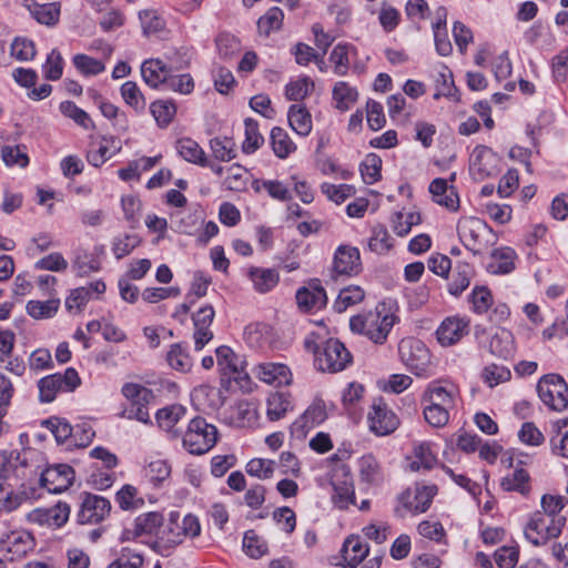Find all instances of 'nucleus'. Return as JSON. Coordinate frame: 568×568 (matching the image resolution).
I'll use <instances>...</instances> for the list:
<instances>
[{
  "mask_svg": "<svg viewBox=\"0 0 568 568\" xmlns=\"http://www.w3.org/2000/svg\"><path fill=\"white\" fill-rule=\"evenodd\" d=\"M396 320L392 308L381 303L372 312L353 316L349 327L354 333L363 334L376 344H383Z\"/></svg>",
  "mask_w": 568,
  "mask_h": 568,
  "instance_id": "1",
  "label": "nucleus"
},
{
  "mask_svg": "<svg viewBox=\"0 0 568 568\" xmlns=\"http://www.w3.org/2000/svg\"><path fill=\"white\" fill-rule=\"evenodd\" d=\"M475 337L480 346L496 357L509 359L515 356V336L505 327H481L477 325L475 327Z\"/></svg>",
  "mask_w": 568,
  "mask_h": 568,
  "instance_id": "2",
  "label": "nucleus"
},
{
  "mask_svg": "<svg viewBox=\"0 0 568 568\" xmlns=\"http://www.w3.org/2000/svg\"><path fill=\"white\" fill-rule=\"evenodd\" d=\"M217 442V429L202 417H195L187 424L182 436L183 447L192 455H203Z\"/></svg>",
  "mask_w": 568,
  "mask_h": 568,
  "instance_id": "3",
  "label": "nucleus"
},
{
  "mask_svg": "<svg viewBox=\"0 0 568 568\" xmlns=\"http://www.w3.org/2000/svg\"><path fill=\"white\" fill-rule=\"evenodd\" d=\"M565 519L549 517L541 511L534 513L524 530L527 541L536 547L545 546L561 535Z\"/></svg>",
  "mask_w": 568,
  "mask_h": 568,
  "instance_id": "4",
  "label": "nucleus"
},
{
  "mask_svg": "<svg viewBox=\"0 0 568 568\" xmlns=\"http://www.w3.org/2000/svg\"><path fill=\"white\" fill-rule=\"evenodd\" d=\"M537 393L551 410L562 412L568 407V385L558 374L544 375L537 383Z\"/></svg>",
  "mask_w": 568,
  "mask_h": 568,
  "instance_id": "5",
  "label": "nucleus"
},
{
  "mask_svg": "<svg viewBox=\"0 0 568 568\" xmlns=\"http://www.w3.org/2000/svg\"><path fill=\"white\" fill-rule=\"evenodd\" d=\"M400 359L416 376L430 375V353L426 345L415 338H406L398 346Z\"/></svg>",
  "mask_w": 568,
  "mask_h": 568,
  "instance_id": "6",
  "label": "nucleus"
},
{
  "mask_svg": "<svg viewBox=\"0 0 568 568\" xmlns=\"http://www.w3.org/2000/svg\"><path fill=\"white\" fill-rule=\"evenodd\" d=\"M200 534L201 525L196 516L187 514L180 520L179 514L172 513L161 536V542L169 546H176L180 545L184 538H195L200 536Z\"/></svg>",
  "mask_w": 568,
  "mask_h": 568,
  "instance_id": "7",
  "label": "nucleus"
},
{
  "mask_svg": "<svg viewBox=\"0 0 568 568\" xmlns=\"http://www.w3.org/2000/svg\"><path fill=\"white\" fill-rule=\"evenodd\" d=\"M501 159L490 148L477 145L469 159V173L476 181H484L499 174Z\"/></svg>",
  "mask_w": 568,
  "mask_h": 568,
  "instance_id": "8",
  "label": "nucleus"
},
{
  "mask_svg": "<svg viewBox=\"0 0 568 568\" xmlns=\"http://www.w3.org/2000/svg\"><path fill=\"white\" fill-rule=\"evenodd\" d=\"M352 362V355L343 343L337 339H328L321 353L315 357V364L322 372L337 373L347 367Z\"/></svg>",
  "mask_w": 568,
  "mask_h": 568,
  "instance_id": "9",
  "label": "nucleus"
},
{
  "mask_svg": "<svg viewBox=\"0 0 568 568\" xmlns=\"http://www.w3.org/2000/svg\"><path fill=\"white\" fill-rule=\"evenodd\" d=\"M369 429L377 436H386L394 433L399 419L396 414L382 399H375L368 413Z\"/></svg>",
  "mask_w": 568,
  "mask_h": 568,
  "instance_id": "10",
  "label": "nucleus"
},
{
  "mask_svg": "<svg viewBox=\"0 0 568 568\" xmlns=\"http://www.w3.org/2000/svg\"><path fill=\"white\" fill-rule=\"evenodd\" d=\"M252 373L260 382L275 387L288 386L293 381L290 367L283 363L262 362L253 367Z\"/></svg>",
  "mask_w": 568,
  "mask_h": 568,
  "instance_id": "11",
  "label": "nucleus"
},
{
  "mask_svg": "<svg viewBox=\"0 0 568 568\" xmlns=\"http://www.w3.org/2000/svg\"><path fill=\"white\" fill-rule=\"evenodd\" d=\"M470 321L466 316H448L436 331L437 341L442 346H452L458 343L469 332Z\"/></svg>",
  "mask_w": 568,
  "mask_h": 568,
  "instance_id": "12",
  "label": "nucleus"
},
{
  "mask_svg": "<svg viewBox=\"0 0 568 568\" xmlns=\"http://www.w3.org/2000/svg\"><path fill=\"white\" fill-rule=\"evenodd\" d=\"M437 494L435 485H418L414 489H407L399 497L403 508L413 514L426 511L433 498Z\"/></svg>",
  "mask_w": 568,
  "mask_h": 568,
  "instance_id": "13",
  "label": "nucleus"
},
{
  "mask_svg": "<svg viewBox=\"0 0 568 568\" xmlns=\"http://www.w3.org/2000/svg\"><path fill=\"white\" fill-rule=\"evenodd\" d=\"M74 480V470L65 464L48 467L41 475L40 483L49 493L59 494L67 490Z\"/></svg>",
  "mask_w": 568,
  "mask_h": 568,
  "instance_id": "14",
  "label": "nucleus"
},
{
  "mask_svg": "<svg viewBox=\"0 0 568 568\" xmlns=\"http://www.w3.org/2000/svg\"><path fill=\"white\" fill-rule=\"evenodd\" d=\"M0 545L10 560H19L34 548V539L28 531L13 530L1 538Z\"/></svg>",
  "mask_w": 568,
  "mask_h": 568,
  "instance_id": "15",
  "label": "nucleus"
},
{
  "mask_svg": "<svg viewBox=\"0 0 568 568\" xmlns=\"http://www.w3.org/2000/svg\"><path fill=\"white\" fill-rule=\"evenodd\" d=\"M110 501L101 496L87 494L84 495L78 520L80 524H98L102 521L110 513Z\"/></svg>",
  "mask_w": 568,
  "mask_h": 568,
  "instance_id": "16",
  "label": "nucleus"
},
{
  "mask_svg": "<svg viewBox=\"0 0 568 568\" xmlns=\"http://www.w3.org/2000/svg\"><path fill=\"white\" fill-rule=\"evenodd\" d=\"M362 270L361 254L357 247L339 245L333 257V272L337 275L353 276Z\"/></svg>",
  "mask_w": 568,
  "mask_h": 568,
  "instance_id": "17",
  "label": "nucleus"
},
{
  "mask_svg": "<svg viewBox=\"0 0 568 568\" xmlns=\"http://www.w3.org/2000/svg\"><path fill=\"white\" fill-rule=\"evenodd\" d=\"M215 312L213 306L205 305L193 314V339L194 349L200 352L213 339V331L211 325L213 323Z\"/></svg>",
  "mask_w": 568,
  "mask_h": 568,
  "instance_id": "18",
  "label": "nucleus"
},
{
  "mask_svg": "<svg viewBox=\"0 0 568 568\" xmlns=\"http://www.w3.org/2000/svg\"><path fill=\"white\" fill-rule=\"evenodd\" d=\"M70 506L65 503H58L50 508H38L29 514V520L49 528H60L69 519Z\"/></svg>",
  "mask_w": 568,
  "mask_h": 568,
  "instance_id": "19",
  "label": "nucleus"
},
{
  "mask_svg": "<svg viewBox=\"0 0 568 568\" xmlns=\"http://www.w3.org/2000/svg\"><path fill=\"white\" fill-rule=\"evenodd\" d=\"M487 229V224L474 216H464L457 223L458 236L464 246L475 251L480 242L481 235Z\"/></svg>",
  "mask_w": 568,
  "mask_h": 568,
  "instance_id": "20",
  "label": "nucleus"
},
{
  "mask_svg": "<svg viewBox=\"0 0 568 568\" xmlns=\"http://www.w3.org/2000/svg\"><path fill=\"white\" fill-rule=\"evenodd\" d=\"M368 552V545L359 536H349L342 548L344 568H356Z\"/></svg>",
  "mask_w": 568,
  "mask_h": 568,
  "instance_id": "21",
  "label": "nucleus"
},
{
  "mask_svg": "<svg viewBox=\"0 0 568 568\" xmlns=\"http://www.w3.org/2000/svg\"><path fill=\"white\" fill-rule=\"evenodd\" d=\"M216 363L223 375L237 378L244 369V361L231 347L220 346L215 351Z\"/></svg>",
  "mask_w": 568,
  "mask_h": 568,
  "instance_id": "22",
  "label": "nucleus"
},
{
  "mask_svg": "<svg viewBox=\"0 0 568 568\" xmlns=\"http://www.w3.org/2000/svg\"><path fill=\"white\" fill-rule=\"evenodd\" d=\"M246 276L252 283L253 288L261 294L271 292L280 281V274L274 268H263L250 266Z\"/></svg>",
  "mask_w": 568,
  "mask_h": 568,
  "instance_id": "23",
  "label": "nucleus"
},
{
  "mask_svg": "<svg viewBox=\"0 0 568 568\" xmlns=\"http://www.w3.org/2000/svg\"><path fill=\"white\" fill-rule=\"evenodd\" d=\"M422 404L452 410L455 406L454 392L439 383H430L422 396Z\"/></svg>",
  "mask_w": 568,
  "mask_h": 568,
  "instance_id": "24",
  "label": "nucleus"
},
{
  "mask_svg": "<svg viewBox=\"0 0 568 568\" xmlns=\"http://www.w3.org/2000/svg\"><path fill=\"white\" fill-rule=\"evenodd\" d=\"M407 459L409 463L408 467L413 471L432 469L437 462L429 442L414 443L412 454Z\"/></svg>",
  "mask_w": 568,
  "mask_h": 568,
  "instance_id": "25",
  "label": "nucleus"
},
{
  "mask_svg": "<svg viewBox=\"0 0 568 568\" xmlns=\"http://www.w3.org/2000/svg\"><path fill=\"white\" fill-rule=\"evenodd\" d=\"M429 192L433 201L450 211L459 206V197L454 186L448 185L445 179H435L429 184Z\"/></svg>",
  "mask_w": 568,
  "mask_h": 568,
  "instance_id": "26",
  "label": "nucleus"
},
{
  "mask_svg": "<svg viewBox=\"0 0 568 568\" xmlns=\"http://www.w3.org/2000/svg\"><path fill=\"white\" fill-rule=\"evenodd\" d=\"M171 465L166 459L150 457L142 468V476L153 487H160L171 476Z\"/></svg>",
  "mask_w": 568,
  "mask_h": 568,
  "instance_id": "27",
  "label": "nucleus"
},
{
  "mask_svg": "<svg viewBox=\"0 0 568 568\" xmlns=\"http://www.w3.org/2000/svg\"><path fill=\"white\" fill-rule=\"evenodd\" d=\"M141 74L148 85L158 88L160 84L168 82L171 70L160 59H149L142 63Z\"/></svg>",
  "mask_w": 568,
  "mask_h": 568,
  "instance_id": "28",
  "label": "nucleus"
},
{
  "mask_svg": "<svg viewBox=\"0 0 568 568\" xmlns=\"http://www.w3.org/2000/svg\"><path fill=\"white\" fill-rule=\"evenodd\" d=\"M121 146L113 138H102L88 152L87 159L95 168L104 164L114 154L120 152Z\"/></svg>",
  "mask_w": 568,
  "mask_h": 568,
  "instance_id": "29",
  "label": "nucleus"
},
{
  "mask_svg": "<svg viewBox=\"0 0 568 568\" xmlns=\"http://www.w3.org/2000/svg\"><path fill=\"white\" fill-rule=\"evenodd\" d=\"M517 254L510 247H499L491 252L488 271L491 274H508L515 270Z\"/></svg>",
  "mask_w": 568,
  "mask_h": 568,
  "instance_id": "30",
  "label": "nucleus"
},
{
  "mask_svg": "<svg viewBox=\"0 0 568 568\" xmlns=\"http://www.w3.org/2000/svg\"><path fill=\"white\" fill-rule=\"evenodd\" d=\"M291 129L301 136H307L313 128L312 115L302 104H293L287 112Z\"/></svg>",
  "mask_w": 568,
  "mask_h": 568,
  "instance_id": "31",
  "label": "nucleus"
},
{
  "mask_svg": "<svg viewBox=\"0 0 568 568\" xmlns=\"http://www.w3.org/2000/svg\"><path fill=\"white\" fill-rule=\"evenodd\" d=\"M186 409L182 405H169L158 410L155 418L159 427L174 437L179 436L175 430L176 424L185 416Z\"/></svg>",
  "mask_w": 568,
  "mask_h": 568,
  "instance_id": "32",
  "label": "nucleus"
},
{
  "mask_svg": "<svg viewBox=\"0 0 568 568\" xmlns=\"http://www.w3.org/2000/svg\"><path fill=\"white\" fill-rule=\"evenodd\" d=\"M291 409H293V404L290 393L273 392L268 395L266 399V416L270 420H280Z\"/></svg>",
  "mask_w": 568,
  "mask_h": 568,
  "instance_id": "33",
  "label": "nucleus"
},
{
  "mask_svg": "<svg viewBox=\"0 0 568 568\" xmlns=\"http://www.w3.org/2000/svg\"><path fill=\"white\" fill-rule=\"evenodd\" d=\"M134 523L141 536H155L161 541L164 531V518L160 513L150 511L139 515Z\"/></svg>",
  "mask_w": 568,
  "mask_h": 568,
  "instance_id": "34",
  "label": "nucleus"
},
{
  "mask_svg": "<svg viewBox=\"0 0 568 568\" xmlns=\"http://www.w3.org/2000/svg\"><path fill=\"white\" fill-rule=\"evenodd\" d=\"M296 303L302 312L318 310L326 303L325 291L322 287H302L296 293Z\"/></svg>",
  "mask_w": 568,
  "mask_h": 568,
  "instance_id": "35",
  "label": "nucleus"
},
{
  "mask_svg": "<svg viewBox=\"0 0 568 568\" xmlns=\"http://www.w3.org/2000/svg\"><path fill=\"white\" fill-rule=\"evenodd\" d=\"M144 562L143 550L136 546H122L116 558L108 568H141Z\"/></svg>",
  "mask_w": 568,
  "mask_h": 568,
  "instance_id": "36",
  "label": "nucleus"
},
{
  "mask_svg": "<svg viewBox=\"0 0 568 568\" xmlns=\"http://www.w3.org/2000/svg\"><path fill=\"white\" fill-rule=\"evenodd\" d=\"M358 473L362 481L366 484L376 485L384 479L382 466L372 454L363 455L358 459Z\"/></svg>",
  "mask_w": 568,
  "mask_h": 568,
  "instance_id": "37",
  "label": "nucleus"
},
{
  "mask_svg": "<svg viewBox=\"0 0 568 568\" xmlns=\"http://www.w3.org/2000/svg\"><path fill=\"white\" fill-rule=\"evenodd\" d=\"M500 486L505 491H516L523 496H528L531 490L529 474L524 468H516L504 477Z\"/></svg>",
  "mask_w": 568,
  "mask_h": 568,
  "instance_id": "38",
  "label": "nucleus"
},
{
  "mask_svg": "<svg viewBox=\"0 0 568 568\" xmlns=\"http://www.w3.org/2000/svg\"><path fill=\"white\" fill-rule=\"evenodd\" d=\"M327 418L326 406L323 400H314L304 414L293 424V428L307 427L312 428Z\"/></svg>",
  "mask_w": 568,
  "mask_h": 568,
  "instance_id": "39",
  "label": "nucleus"
},
{
  "mask_svg": "<svg viewBox=\"0 0 568 568\" xmlns=\"http://www.w3.org/2000/svg\"><path fill=\"white\" fill-rule=\"evenodd\" d=\"M178 153L187 162L204 166L206 164V156L200 144L190 139L183 138L176 142Z\"/></svg>",
  "mask_w": 568,
  "mask_h": 568,
  "instance_id": "40",
  "label": "nucleus"
},
{
  "mask_svg": "<svg viewBox=\"0 0 568 568\" xmlns=\"http://www.w3.org/2000/svg\"><path fill=\"white\" fill-rule=\"evenodd\" d=\"M357 90L347 82L339 81L333 88V101L337 110L345 112L357 101Z\"/></svg>",
  "mask_w": 568,
  "mask_h": 568,
  "instance_id": "41",
  "label": "nucleus"
},
{
  "mask_svg": "<svg viewBox=\"0 0 568 568\" xmlns=\"http://www.w3.org/2000/svg\"><path fill=\"white\" fill-rule=\"evenodd\" d=\"M271 144L275 155L280 159H286L296 150V145L288 133L278 126L273 128L271 131Z\"/></svg>",
  "mask_w": 568,
  "mask_h": 568,
  "instance_id": "42",
  "label": "nucleus"
},
{
  "mask_svg": "<svg viewBox=\"0 0 568 568\" xmlns=\"http://www.w3.org/2000/svg\"><path fill=\"white\" fill-rule=\"evenodd\" d=\"M120 93L126 105L132 108L136 113L145 110V98L134 81H126L120 88Z\"/></svg>",
  "mask_w": 568,
  "mask_h": 568,
  "instance_id": "43",
  "label": "nucleus"
},
{
  "mask_svg": "<svg viewBox=\"0 0 568 568\" xmlns=\"http://www.w3.org/2000/svg\"><path fill=\"white\" fill-rule=\"evenodd\" d=\"M74 68L84 77H94L105 70V61L95 59L84 53L75 54L72 58Z\"/></svg>",
  "mask_w": 568,
  "mask_h": 568,
  "instance_id": "44",
  "label": "nucleus"
},
{
  "mask_svg": "<svg viewBox=\"0 0 568 568\" xmlns=\"http://www.w3.org/2000/svg\"><path fill=\"white\" fill-rule=\"evenodd\" d=\"M435 93L434 99L438 100L442 97L453 98L456 91L453 80V73L446 65H440L434 77Z\"/></svg>",
  "mask_w": 568,
  "mask_h": 568,
  "instance_id": "45",
  "label": "nucleus"
},
{
  "mask_svg": "<svg viewBox=\"0 0 568 568\" xmlns=\"http://www.w3.org/2000/svg\"><path fill=\"white\" fill-rule=\"evenodd\" d=\"M315 84L308 77H300L285 85V97L290 101H302L314 91Z\"/></svg>",
  "mask_w": 568,
  "mask_h": 568,
  "instance_id": "46",
  "label": "nucleus"
},
{
  "mask_svg": "<svg viewBox=\"0 0 568 568\" xmlns=\"http://www.w3.org/2000/svg\"><path fill=\"white\" fill-rule=\"evenodd\" d=\"M257 406L254 403L241 402L232 412V422L239 427H250L257 420Z\"/></svg>",
  "mask_w": 568,
  "mask_h": 568,
  "instance_id": "47",
  "label": "nucleus"
},
{
  "mask_svg": "<svg viewBox=\"0 0 568 568\" xmlns=\"http://www.w3.org/2000/svg\"><path fill=\"white\" fill-rule=\"evenodd\" d=\"M473 276V268L467 263H459L456 265L453 278L448 285V292L452 295H460L470 284Z\"/></svg>",
  "mask_w": 568,
  "mask_h": 568,
  "instance_id": "48",
  "label": "nucleus"
},
{
  "mask_svg": "<svg viewBox=\"0 0 568 568\" xmlns=\"http://www.w3.org/2000/svg\"><path fill=\"white\" fill-rule=\"evenodd\" d=\"M284 13L278 7L270 8L265 14L257 20L258 33L268 37L273 31L281 29Z\"/></svg>",
  "mask_w": 568,
  "mask_h": 568,
  "instance_id": "49",
  "label": "nucleus"
},
{
  "mask_svg": "<svg viewBox=\"0 0 568 568\" xmlns=\"http://www.w3.org/2000/svg\"><path fill=\"white\" fill-rule=\"evenodd\" d=\"M60 112L68 119H71L84 130H92L94 128V123L91 120L90 115L79 108L73 101H63L59 105Z\"/></svg>",
  "mask_w": 568,
  "mask_h": 568,
  "instance_id": "50",
  "label": "nucleus"
},
{
  "mask_svg": "<svg viewBox=\"0 0 568 568\" xmlns=\"http://www.w3.org/2000/svg\"><path fill=\"white\" fill-rule=\"evenodd\" d=\"M115 500L122 510H135L144 505V499L139 496L138 488L132 485H124L116 493Z\"/></svg>",
  "mask_w": 568,
  "mask_h": 568,
  "instance_id": "51",
  "label": "nucleus"
},
{
  "mask_svg": "<svg viewBox=\"0 0 568 568\" xmlns=\"http://www.w3.org/2000/svg\"><path fill=\"white\" fill-rule=\"evenodd\" d=\"M365 297V293L359 286H347L338 293V296L334 303V308L342 313L348 307L361 303Z\"/></svg>",
  "mask_w": 568,
  "mask_h": 568,
  "instance_id": "52",
  "label": "nucleus"
},
{
  "mask_svg": "<svg viewBox=\"0 0 568 568\" xmlns=\"http://www.w3.org/2000/svg\"><path fill=\"white\" fill-rule=\"evenodd\" d=\"M420 222V214L417 212H396L392 219V227L398 236H405Z\"/></svg>",
  "mask_w": 568,
  "mask_h": 568,
  "instance_id": "53",
  "label": "nucleus"
},
{
  "mask_svg": "<svg viewBox=\"0 0 568 568\" xmlns=\"http://www.w3.org/2000/svg\"><path fill=\"white\" fill-rule=\"evenodd\" d=\"M166 362L171 368L179 372H189L192 358L181 344H172L166 353Z\"/></svg>",
  "mask_w": 568,
  "mask_h": 568,
  "instance_id": "54",
  "label": "nucleus"
},
{
  "mask_svg": "<svg viewBox=\"0 0 568 568\" xmlns=\"http://www.w3.org/2000/svg\"><path fill=\"white\" fill-rule=\"evenodd\" d=\"M354 52V48L346 43H339L334 47L329 60L334 65V72L337 75H345L349 67V57Z\"/></svg>",
  "mask_w": 568,
  "mask_h": 568,
  "instance_id": "55",
  "label": "nucleus"
},
{
  "mask_svg": "<svg viewBox=\"0 0 568 568\" xmlns=\"http://www.w3.org/2000/svg\"><path fill=\"white\" fill-rule=\"evenodd\" d=\"M150 111L158 125L161 128H166L172 122L176 113V108L175 104L171 101L159 100L151 103Z\"/></svg>",
  "mask_w": 568,
  "mask_h": 568,
  "instance_id": "56",
  "label": "nucleus"
},
{
  "mask_svg": "<svg viewBox=\"0 0 568 568\" xmlns=\"http://www.w3.org/2000/svg\"><path fill=\"white\" fill-rule=\"evenodd\" d=\"M59 305V300L29 301L26 310L31 317L43 320L52 317L58 312Z\"/></svg>",
  "mask_w": 568,
  "mask_h": 568,
  "instance_id": "57",
  "label": "nucleus"
},
{
  "mask_svg": "<svg viewBox=\"0 0 568 568\" xmlns=\"http://www.w3.org/2000/svg\"><path fill=\"white\" fill-rule=\"evenodd\" d=\"M334 493L332 495L333 504L339 509H346L354 503V488L348 480L333 481Z\"/></svg>",
  "mask_w": 568,
  "mask_h": 568,
  "instance_id": "58",
  "label": "nucleus"
},
{
  "mask_svg": "<svg viewBox=\"0 0 568 568\" xmlns=\"http://www.w3.org/2000/svg\"><path fill=\"white\" fill-rule=\"evenodd\" d=\"M245 139L242 143V150L246 154L254 153L263 143L264 139L258 131L257 122L252 119H246L244 122Z\"/></svg>",
  "mask_w": 568,
  "mask_h": 568,
  "instance_id": "59",
  "label": "nucleus"
},
{
  "mask_svg": "<svg viewBox=\"0 0 568 568\" xmlns=\"http://www.w3.org/2000/svg\"><path fill=\"white\" fill-rule=\"evenodd\" d=\"M368 246L372 252H375L377 254H386L393 247V240L384 226L377 225L372 231V236L369 237Z\"/></svg>",
  "mask_w": 568,
  "mask_h": 568,
  "instance_id": "60",
  "label": "nucleus"
},
{
  "mask_svg": "<svg viewBox=\"0 0 568 568\" xmlns=\"http://www.w3.org/2000/svg\"><path fill=\"white\" fill-rule=\"evenodd\" d=\"M481 378L489 387H495L510 381L511 372L504 365L493 363L483 369Z\"/></svg>",
  "mask_w": 568,
  "mask_h": 568,
  "instance_id": "61",
  "label": "nucleus"
},
{
  "mask_svg": "<svg viewBox=\"0 0 568 568\" xmlns=\"http://www.w3.org/2000/svg\"><path fill=\"white\" fill-rule=\"evenodd\" d=\"M243 549L251 558L258 559L267 552V544L254 530H248L243 538Z\"/></svg>",
  "mask_w": 568,
  "mask_h": 568,
  "instance_id": "62",
  "label": "nucleus"
},
{
  "mask_svg": "<svg viewBox=\"0 0 568 568\" xmlns=\"http://www.w3.org/2000/svg\"><path fill=\"white\" fill-rule=\"evenodd\" d=\"M32 14L38 22L53 26L59 21L60 4L58 2L36 4Z\"/></svg>",
  "mask_w": 568,
  "mask_h": 568,
  "instance_id": "63",
  "label": "nucleus"
},
{
  "mask_svg": "<svg viewBox=\"0 0 568 568\" xmlns=\"http://www.w3.org/2000/svg\"><path fill=\"white\" fill-rule=\"evenodd\" d=\"M382 159L376 154L366 155L361 164V174L366 184H374L381 179Z\"/></svg>",
  "mask_w": 568,
  "mask_h": 568,
  "instance_id": "64",
  "label": "nucleus"
}]
</instances>
